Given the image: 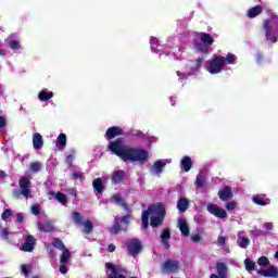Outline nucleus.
<instances>
[{
  "label": "nucleus",
  "mask_w": 278,
  "mask_h": 278,
  "mask_svg": "<svg viewBox=\"0 0 278 278\" xmlns=\"http://www.w3.org/2000/svg\"><path fill=\"white\" fill-rule=\"evenodd\" d=\"M111 179H112V184H114L115 186L121 184V181L125 179V170L119 169L114 172L111 176Z\"/></svg>",
  "instance_id": "20"
},
{
  "label": "nucleus",
  "mask_w": 278,
  "mask_h": 278,
  "mask_svg": "<svg viewBox=\"0 0 278 278\" xmlns=\"http://www.w3.org/2000/svg\"><path fill=\"white\" fill-rule=\"evenodd\" d=\"M201 66H203V58H198L195 60V64H194V71H199V68H201Z\"/></svg>",
  "instance_id": "51"
},
{
  "label": "nucleus",
  "mask_w": 278,
  "mask_h": 278,
  "mask_svg": "<svg viewBox=\"0 0 278 278\" xmlns=\"http://www.w3.org/2000/svg\"><path fill=\"white\" fill-rule=\"evenodd\" d=\"M257 264L258 266H268V264H270V261L266 256H261L257 260Z\"/></svg>",
  "instance_id": "44"
},
{
  "label": "nucleus",
  "mask_w": 278,
  "mask_h": 278,
  "mask_svg": "<svg viewBox=\"0 0 278 278\" xmlns=\"http://www.w3.org/2000/svg\"><path fill=\"white\" fill-rule=\"evenodd\" d=\"M38 99L39 101H43V102L49 101L50 99H53V91H49V92L41 91L38 94Z\"/></svg>",
  "instance_id": "31"
},
{
  "label": "nucleus",
  "mask_w": 278,
  "mask_h": 278,
  "mask_svg": "<svg viewBox=\"0 0 278 278\" xmlns=\"http://www.w3.org/2000/svg\"><path fill=\"white\" fill-rule=\"evenodd\" d=\"M112 233H114L115 236L121 233V231H127V228L123 227L121 225V219L115 218L114 225L111 228Z\"/></svg>",
  "instance_id": "28"
},
{
  "label": "nucleus",
  "mask_w": 278,
  "mask_h": 278,
  "mask_svg": "<svg viewBox=\"0 0 278 278\" xmlns=\"http://www.w3.org/2000/svg\"><path fill=\"white\" fill-rule=\"evenodd\" d=\"M194 47L198 49V51H202V52L207 51V48H205V46H203V43L201 42H195Z\"/></svg>",
  "instance_id": "54"
},
{
  "label": "nucleus",
  "mask_w": 278,
  "mask_h": 278,
  "mask_svg": "<svg viewBox=\"0 0 278 278\" xmlns=\"http://www.w3.org/2000/svg\"><path fill=\"white\" fill-rule=\"evenodd\" d=\"M0 236H1V238H3V240H9L10 231L8 230V228H2L0 231Z\"/></svg>",
  "instance_id": "48"
},
{
  "label": "nucleus",
  "mask_w": 278,
  "mask_h": 278,
  "mask_svg": "<svg viewBox=\"0 0 278 278\" xmlns=\"http://www.w3.org/2000/svg\"><path fill=\"white\" fill-rule=\"evenodd\" d=\"M225 56H215L212 59L207 71L211 75H218V73H223V71H225Z\"/></svg>",
  "instance_id": "5"
},
{
  "label": "nucleus",
  "mask_w": 278,
  "mask_h": 278,
  "mask_svg": "<svg viewBox=\"0 0 278 278\" xmlns=\"http://www.w3.org/2000/svg\"><path fill=\"white\" fill-rule=\"evenodd\" d=\"M33 146L37 151L45 146V140L42 139V135H40V132H35L33 135Z\"/></svg>",
  "instance_id": "19"
},
{
  "label": "nucleus",
  "mask_w": 278,
  "mask_h": 278,
  "mask_svg": "<svg viewBox=\"0 0 278 278\" xmlns=\"http://www.w3.org/2000/svg\"><path fill=\"white\" fill-rule=\"evenodd\" d=\"M56 197H58V193H55V191H49L48 192V199H56Z\"/></svg>",
  "instance_id": "61"
},
{
  "label": "nucleus",
  "mask_w": 278,
  "mask_h": 278,
  "mask_svg": "<svg viewBox=\"0 0 278 278\" xmlns=\"http://www.w3.org/2000/svg\"><path fill=\"white\" fill-rule=\"evenodd\" d=\"M253 203H255L256 205H261L262 207H264V205H269L270 204V200H263L262 197L256 195L253 197Z\"/></svg>",
  "instance_id": "33"
},
{
  "label": "nucleus",
  "mask_w": 278,
  "mask_h": 278,
  "mask_svg": "<svg viewBox=\"0 0 278 278\" xmlns=\"http://www.w3.org/2000/svg\"><path fill=\"white\" fill-rule=\"evenodd\" d=\"M36 247V238L34 236L28 235L25 238V242L22 244L21 249L24 251V253H31Z\"/></svg>",
  "instance_id": "10"
},
{
  "label": "nucleus",
  "mask_w": 278,
  "mask_h": 278,
  "mask_svg": "<svg viewBox=\"0 0 278 278\" xmlns=\"http://www.w3.org/2000/svg\"><path fill=\"white\" fill-rule=\"evenodd\" d=\"M5 127V117L0 115V129H3Z\"/></svg>",
  "instance_id": "62"
},
{
  "label": "nucleus",
  "mask_w": 278,
  "mask_h": 278,
  "mask_svg": "<svg viewBox=\"0 0 278 278\" xmlns=\"http://www.w3.org/2000/svg\"><path fill=\"white\" fill-rule=\"evenodd\" d=\"M190 207V200L188 198H180L177 202V210L184 214Z\"/></svg>",
  "instance_id": "21"
},
{
  "label": "nucleus",
  "mask_w": 278,
  "mask_h": 278,
  "mask_svg": "<svg viewBox=\"0 0 278 278\" xmlns=\"http://www.w3.org/2000/svg\"><path fill=\"white\" fill-rule=\"evenodd\" d=\"M109 151H111L112 155L121 157L124 162H139V164H147V160H149V151L125 146L121 139L111 141L109 143Z\"/></svg>",
  "instance_id": "1"
},
{
  "label": "nucleus",
  "mask_w": 278,
  "mask_h": 278,
  "mask_svg": "<svg viewBox=\"0 0 278 278\" xmlns=\"http://www.w3.org/2000/svg\"><path fill=\"white\" fill-rule=\"evenodd\" d=\"M56 201L61 203V205H66L68 203V198L63 192H56Z\"/></svg>",
  "instance_id": "35"
},
{
  "label": "nucleus",
  "mask_w": 278,
  "mask_h": 278,
  "mask_svg": "<svg viewBox=\"0 0 278 278\" xmlns=\"http://www.w3.org/2000/svg\"><path fill=\"white\" fill-rule=\"evenodd\" d=\"M16 218H17V223H20V225L23 223V220H25L23 213H17Z\"/></svg>",
  "instance_id": "59"
},
{
  "label": "nucleus",
  "mask_w": 278,
  "mask_h": 278,
  "mask_svg": "<svg viewBox=\"0 0 278 278\" xmlns=\"http://www.w3.org/2000/svg\"><path fill=\"white\" fill-rule=\"evenodd\" d=\"M217 277L218 278H226L227 277V264L225 263H217L216 264Z\"/></svg>",
  "instance_id": "27"
},
{
  "label": "nucleus",
  "mask_w": 278,
  "mask_h": 278,
  "mask_svg": "<svg viewBox=\"0 0 278 278\" xmlns=\"http://www.w3.org/2000/svg\"><path fill=\"white\" fill-rule=\"evenodd\" d=\"M257 274L262 277L278 278V268L274 265H270L267 269H258Z\"/></svg>",
  "instance_id": "12"
},
{
  "label": "nucleus",
  "mask_w": 278,
  "mask_h": 278,
  "mask_svg": "<svg viewBox=\"0 0 278 278\" xmlns=\"http://www.w3.org/2000/svg\"><path fill=\"white\" fill-rule=\"evenodd\" d=\"M114 251H116V245H114V243H111L108 245V252L109 253H114Z\"/></svg>",
  "instance_id": "60"
},
{
  "label": "nucleus",
  "mask_w": 278,
  "mask_h": 278,
  "mask_svg": "<svg viewBox=\"0 0 278 278\" xmlns=\"http://www.w3.org/2000/svg\"><path fill=\"white\" fill-rule=\"evenodd\" d=\"M131 213H128L121 218V222L124 223V225H129L131 223Z\"/></svg>",
  "instance_id": "47"
},
{
  "label": "nucleus",
  "mask_w": 278,
  "mask_h": 278,
  "mask_svg": "<svg viewBox=\"0 0 278 278\" xmlns=\"http://www.w3.org/2000/svg\"><path fill=\"white\" fill-rule=\"evenodd\" d=\"M218 197L220 201H227V199H231L233 197V191H231V187H223V189L218 191Z\"/></svg>",
  "instance_id": "16"
},
{
  "label": "nucleus",
  "mask_w": 278,
  "mask_h": 278,
  "mask_svg": "<svg viewBox=\"0 0 278 278\" xmlns=\"http://www.w3.org/2000/svg\"><path fill=\"white\" fill-rule=\"evenodd\" d=\"M14 214V212L11 211V208H5L1 214V219L7 222L8 218H11V216Z\"/></svg>",
  "instance_id": "40"
},
{
  "label": "nucleus",
  "mask_w": 278,
  "mask_h": 278,
  "mask_svg": "<svg viewBox=\"0 0 278 278\" xmlns=\"http://www.w3.org/2000/svg\"><path fill=\"white\" fill-rule=\"evenodd\" d=\"M192 242H201V235H193L191 236Z\"/></svg>",
  "instance_id": "58"
},
{
  "label": "nucleus",
  "mask_w": 278,
  "mask_h": 278,
  "mask_svg": "<svg viewBox=\"0 0 278 278\" xmlns=\"http://www.w3.org/2000/svg\"><path fill=\"white\" fill-rule=\"evenodd\" d=\"M179 268V261L170 258L166 260L161 266L162 273H165L166 275H177Z\"/></svg>",
  "instance_id": "6"
},
{
  "label": "nucleus",
  "mask_w": 278,
  "mask_h": 278,
  "mask_svg": "<svg viewBox=\"0 0 278 278\" xmlns=\"http://www.w3.org/2000/svg\"><path fill=\"white\" fill-rule=\"evenodd\" d=\"M200 40L205 47H212L214 45V37L207 33H200Z\"/></svg>",
  "instance_id": "23"
},
{
  "label": "nucleus",
  "mask_w": 278,
  "mask_h": 278,
  "mask_svg": "<svg viewBox=\"0 0 278 278\" xmlns=\"http://www.w3.org/2000/svg\"><path fill=\"white\" fill-rule=\"evenodd\" d=\"M9 48H11L12 51H15V53L21 50V41L18 40H10L8 41Z\"/></svg>",
  "instance_id": "36"
},
{
  "label": "nucleus",
  "mask_w": 278,
  "mask_h": 278,
  "mask_svg": "<svg viewBox=\"0 0 278 278\" xmlns=\"http://www.w3.org/2000/svg\"><path fill=\"white\" fill-rule=\"evenodd\" d=\"M105 268L111 271L108 278H125V275L119 274L118 268L112 263H105Z\"/></svg>",
  "instance_id": "15"
},
{
  "label": "nucleus",
  "mask_w": 278,
  "mask_h": 278,
  "mask_svg": "<svg viewBox=\"0 0 278 278\" xmlns=\"http://www.w3.org/2000/svg\"><path fill=\"white\" fill-rule=\"evenodd\" d=\"M217 244H219V247H226V244H227V239H226L225 237H223V236H219V237L217 238Z\"/></svg>",
  "instance_id": "52"
},
{
  "label": "nucleus",
  "mask_w": 278,
  "mask_h": 278,
  "mask_svg": "<svg viewBox=\"0 0 278 278\" xmlns=\"http://www.w3.org/2000/svg\"><path fill=\"white\" fill-rule=\"evenodd\" d=\"M150 216H153V204L148 206V208L142 212L141 225H142L143 229H149V217Z\"/></svg>",
  "instance_id": "11"
},
{
  "label": "nucleus",
  "mask_w": 278,
  "mask_h": 278,
  "mask_svg": "<svg viewBox=\"0 0 278 278\" xmlns=\"http://www.w3.org/2000/svg\"><path fill=\"white\" fill-rule=\"evenodd\" d=\"M52 247H54V249H58L59 251L66 250V245H64V242H62V239H60V238L53 239Z\"/></svg>",
  "instance_id": "32"
},
{
  "label": "nucleus",
  "mask_w": 278,
  "mask_h": 278,
  "mask_svg": "<svg viewBox=\"0 0 278 278\" xmlns=\"http://www.w3.org/2000/svg\"><path fill=\"white\" fill-rule=\"evenodd\" d=\"M105 136L108 140H114L116 136H123V128L118 126H113L106 129Z\"/></svg>",
  "instance_id": "13"
},
{
  "label": "nucleus",
  "mask_w": 278,
  "mask_h": 278,
  "mask_svg": "<svg viewBox=\"0 0 278 278\" xmlns=\"http://www.w3.org/2000/svg\"><path fill=\"white\" fill-rule=\"evenodd\" d=\"M61 275H66V273H68V267H66V265L62 264L59 268Z\"/></svg>",
  "instance_id": "57"
},
{
  "label": "nucleus",
  "mask_w": 278,
  "mask_h": 278,
  "mask_svg": "<svg viewBox=\"0 0 278 278\" xmlns=\"http://www.w3.org/2000/svg\"><path fill=\"white\" fill-rule=\"evenodd\" d=\"M73 220L76 225H84V217L81 216V213L74 212L72 214Z\"/></svg>",
  "instance_id": "37"
},
{
  "label": "nucleus",
  "mask_w": 278,
  "mask_h": 278,
  "mask_svg": "<svg viewBox=\"0 0 278 278\" xmlns=\"http://www.w3.org/2000/svg\"><path fill=\"white\" fill-rule=\"evenodd\" d=\"M127 251L131 257H136V255L142 252V242L139 239H130L126 243Z\"/></svg>",
  "instance_id": "7"
},
{
  "label": "nucleus",
  "mask_w": 278,
  "mask_h": 278,
  "mask_svg": "<svg viewBox=\"0 0 278 278\" xmlns=\"http://www.w3.org/2000/svg\"><path fill=\"white\" fill-rule=\"evenodd\" d=\"M195 186H198V188H203V186H205V177H203V175L199 174L197 176Z\"/></svg>",
  "instance_id": "41"
},
{
  "label": "nucleus",
  "mask_w": 278,
  "mask_h": 278,
  "mask_svg": "<svg viewBox=\"0 0 278 278\" xmlns=\"http://www.w3.org/2000/svg\"><path fill=\"white\" fill-rule=\"evenodd\" d=\"M73 160H75V150H72V153L65 159V164H67L70 168L73 167Z\"/></svg>",
  "instance_id": "42"
},
{
  "label": "nucleus",
  "mask_w": 278,
  "mask_h": 278,
  "mask_svg": "<svg viewBox=\"0 0 278 278\" xmlns=\"http://www.w3.org/2000/svg\"><path fill=\"white\" fill-rule=\"evenodd\" d=\"M275 225L273 223H265L264 224V228L266 229V231H273Z\"/></svg>",
  "instance_id": "56"
},
{
  "label": "nucleus",
  "mask_w": 278,
  "mask_h": 278,
  "mask_svg": "<svg viewBox=\"0 0 278 278\" xmlns=\"http://www.w3.org/2000/svg\"><path fill=\"white\" fill-rule=\"evenodd\" d=\"M71 260V251L68 249L63 250L60 256V264L66 265Z\"/></svg>",
  "instance_id": "30"
},
{
  "label": "nucleus",
  "mask_w": 278,
  "mask_h": 278,
  "mask_svg": "<svg viewBox=\"0 0 278 278\" xmlns=\"http://www.w3.org/2000/svg\"><path fill=\"white\" fill-rule=\"evenodd\" d=\"M55 147H56V149H64V147H66V135L65 134L59 135V137L56 138Z\"/></svg>",
  "instance_id": "29"
},
{
  "label": "nucleus",
  "mask_w": 278,
  "mask_h": 278,
  "mask_svg": "<svg viewBox=\"0 0 278 278\" xmlns=\"http://www.w3.org/2000/svg\"><path fill=\"white\" fill-rule=\"evenodd\" d=\"M112 199L117 205H122L125 212H127L128 214H131V208L129 207V204L125 202V200L123 199V197H121V194H113Z\"/></svg>",
  "instance_id": "17"
},
{
  "label": "nucleus",
  "mask_w": 278,
  "mask_h": 278,
  "mask_svg": "<svg viewBox=\"0 0 278 278\" xmlns=\"http://www.w3.org/2000/svg\"><path fill=\"white\" fill-rule=\"evenodd\" d=\"M92 187H93V190H97V192L101 194V192H103L105 188V185L103 184V179L100 177L93 179Z\"/></svg>",
  "instance_id": "26"
},
{
  "label": "nucleus",
  "mask_w": 278,
  "mask_h": 278,
  "mask_svg": "<svg viewBox=\"0 0 278 278\" xmlns=\"http://www.w3.org/2000/svg\"><path fill=\"white\" fill-rule=\"evenodd\" d=\"M226 210H228V212H231L232 210H236V202H228L226 204Z\"/></svg>",
  "instance_id": "55"
},
{
  "label": "nucleus",
  "mask_w": 278,
  "mask_h": 278,
  "mask_svg": "<svg viewBox=\"0 0 278 278\" xmlns=\"http://www.w3.org/2000/svg\"><path fill=\"white\" fill-rule=\"evenodd\" d=\"M180 164L185 173H190L192 168V159L190 156H184L180 161Z\"/></svg>",
  "instance_id": "25"
},
{
  "label": "nucleus",
  "mask_w": 278,
  "mask_h": 278,
  "mask_svg": "<svg viewBox=\"0 0 278 278\" xmlns=\"http://www.w3.org/2000/svg\"><path fill=\"white\" fill-rule=\"evenodd\" d=\"M170 228H164L161 232V242L165 249H170Z\"/></svg>",
  "instance_id": "14"
},
{
  "label": "nucleus",
  "mask_w": 278,
  "mask_h": 278,
  "mask_svg": "<svg viewBox=\"0 0 278 278\" xmlns=\"http://www.w3.org/2000/svg\"><path fill=\"white\" fill-rule=\"evenodd\" d=\"M263 11L264 9L262 8V5H256L248 10L247 16L248 18H255V16H260Z\"/></svg>",
  "instance_id": "24"
},
{
  "label": "nucleus",
  "mask_w": 278,
  "mask_h": 278,
  "mask_svg": "<svg viewBox=\"0 0 278 278\" xmlns=\"http://www.w3.org/2000/svg\"><path fill=\"white\" fill-rule=\"evenodd\" d=\"M244 265L248 270H255V262L251 261V258H245Z\"/></svg>",
  "instance_id": "43"
},
{
  "label": "nucleus",
  "mask_w": 278,
  "mask_h": 278,
  "mask_svg": "<svg viewBox=\"0 0 278 278\" xmlns=\"http://www.w3.org/2000/svg\"><path fill=\"white\" fill-rule=\"evenodd\" d=\"M179 229L181 232V236H185V238H188L190 236V227H188V222L186 219L180 218L178 220Z\"/></svg>",
  "instance_id": "22"
},
{
  "label": "nucleus",
  "mask_w": 278,
  "mask_h": 278,
  "mask_svg": "<svg viewBox=\"0 0 278 278\" xmlns=\"http://www.w3.org/2000/svg\"><path fill=\"white\" fill-rule=\"evenodd\" d=\"M72 179L74 181H77L79 179V181H84V174L81 172H74L72 174Z\"/></svg>",
  "instance_id": "45"
},
{
  "label": "nucleus",
  "mask_w": 278,
  "mask_h": 278,
  "mask_svg": "<svg viewBox=\"0 0 278 278\" xmlns=\"http://www.w3.org/2000/svg\"><path fill=\"white\" fill-rule=\"evenodd\" d=\"M131 136H134L135 138H140V139H144V132L140 131V130H132Z\"/></svg>",
  "instance_id": "49"
},
{
  "label": "nucleus",
  "mask_w": 278,
  "mask_h": 278,
  "mask_svg": "<svg viewBox=\"0 0 278 278\" xmlns=\"http://www.w3.org/2000/svg\"><path fill=\"white\" fill-rule=\"evenodd\" d=\"M18 186L21 190L15 189L13 191L14 199H21V194L26 199H29V197H31V189H29L31 188V180H29L28 177H23L20 179Z\"/></svg>",
  "instance_id": "4"
},
{
  "label": "nucleus",
  "mask_w": 278,
  "mask_h": 278,
  "mask_svg": "<svg viewBox=\"0 0 278 278\" xmlns=\"http://www.w3.org/2000/svg\"><path fill=\"white\" fill-rule=\"evenodd\" d=\"M29 268H31V266L22 265V275H25V277H27L29 275Z\"/></svg>",
  "instance_id": "53"
},
{
  "label": "nucleus",
  "mask_w": 278,
  "mask_h": 278,
  "mask_svg": "<svg viewBox=\"0 0 278 278\" xmlns=\"http://www.w3.org/2000/svg\"><path fill=\"white\" fill-rule=\"evenodd\" d=\"M40 168H42V164L40 162L30 163V173H40Z\"/></svg>",
  "instance_id": "39"
},
{
  "label": "nucleus",
  "mask_w": 278,
  "mask_h": 278,
  "mask_svg": "<svg viewBox=\"0 0 278 278\" xmlns=\"http://www.w3.org/2000/svg\"><path fill=\"white\" fill-rule=\"evenodd\" d=\"M5 177H8V174L0 169V179H5Z\"/></svg>",
  "instance_id": "64"
},
{
  "label": "nucleus",
  "mask_w": 278,
  "mask_h": 278,
  "mask_svg": "<svg viewBox=\"0 0 278 278\" xmlns=\"http://www.w3.org/2000/svg\"><path fill=\"white\" fill-rule=\"evenodd\" d=\"M208 213H211L216 218H227V211L214 203H208L206 206Z\"/></svg>",
  "instance_id": "8"
},
{
  "label": "nucleus",
  "mask_w": 278,
  "mask_h": 278,
  "mask_svg": "<svg viewBox=\"0 0 278 278\" xmlns=\"http://www.w3.org/2000/svg\"><path fill=\"white\" fill-rule=\"evenodd\" d=\"M249 242V238L247 237H239L238 239V245L240 247V249H248Z\"/></svg>",
  "instance_id": "38"
},
{
  "label": "nucleus",
  "mask_w": 278,
  "mask_h": 278,
  "mask_svg": "<svg viewBox=\"0 0 278 278\" xmlns=\"http://www.w3.org/2000/svg\"><path fill=\"white\" fill-rule=\"evenodd\" d=\"M263 29L266 40L275 45L278 40V15L271 14L269 18L264 20Z\"/></svg>",
  "instance_id": "2"
},
{
  "label": "nucleus",
  "mask_w": 278,
  "mask_h": 278,
  "mask_svg": "<svg viewBox=\"0 0 278 278\" xmlns=\"http://www.w3.org/2000/svg\"><path fill=\"white\" fill-rule=\"evenodd\" d=\"M31 214H34V216H40V206H38V204L31 206Z\"/></svg>",
  "instance_id": "50"
},
{
  "label": "nucleus",
  "mask_w": 278,
  "mask_h": 278,
  "mask_svg": "<svg viewBox=\"0 0 278 278\" xmlns=\"http://www.w3.org/2000/svg\"><path fill=\"white\" fill-rule=\"evenodd\" d=\"M166 218V206L164 203L152 204V216H150V225L153 229L162 227Z\"/></svg>",
  "instance_id": "3"
},
{
  "label": "nucleus",
  "mask_w": 278,
  "mask_h": 278,
  "mask_svg": "<svg viewBox=\"0 0 278 278\" xmlns=\"http://www.w3.org/2000/svg\"><path fill=\"white\" fill-rule=\"evenodd\" d=\"M151 46L152 47H157V38H155V37L151 38Z\"/></svg>",
  "instance_id": "63"
},
{
  "label": "nucleus",
  "mask_w": 278,
  "mask_h": 278,
  "mask_svg": "<svg viewBox=\"0 0 278 278\" xmlns=\"http://www.w3.org/2000/svg\"><path fill=\"white\" fill-rule=\"evenodd\" d=\"M38 229L39 231H43L45 233H53V231H55V228L53 227V224L51 222H39Z\"/></svg>",
  "instance_id": "18"
},
{
  "label": "nucleus",
  "mask_w": 278,
  "mask_h": 278,
  "mask_svg": "<svg viewBox=\"0 0 278 278\" xmlns=\"http://www.w3.org/2000/svg\"><path fill=\"white\" fill-rule=\"evenodd\" d=\"M164 168H166V161L157 160L152 164L150 173L151 175H157L160 177V175L164 173Z\"/></svg>",
  "instance_id": "9"
},
{
  "label": "nucleus",
  "mask_w": 278,
  "mask_h": 278,
  "mask_svg": "<svg viewBox=\"0 0 278 278\" xmlns=\"http://www.w3.org/2000/svg\"><path fill=\"white\" fill-rule=\"evenodd\" d=\"M225 62H227L228 64H236V55L231 52H229L226 55Z\"/></svg>",
  "instance_id": "46"
},
{
  "label": "nucleus",
  "mask_w": 278,
  "mask_h": 278,
  "mask_svg": "<svg viewBox=\"0 0 278 278\" xmlns=\"http://www.w3.org/2000/svg\"><path fill=\"white\" fill-rule=\"evenodd\" d=\"M84 225V233L90 235V232L92 231V229H94V225L92 224V220H86L83 222Z\"/></svg>",
  "instance_id": "34"
}]
</instances>
